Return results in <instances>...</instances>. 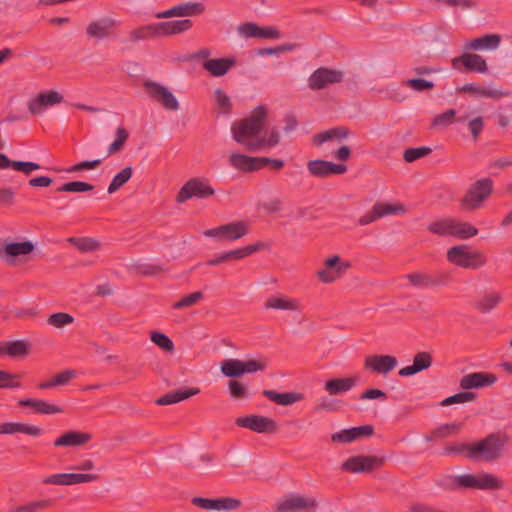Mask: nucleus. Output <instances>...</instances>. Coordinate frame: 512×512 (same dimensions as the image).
<instances>
[{
    "mask_svg": "<svg viewBox=\"0 0 512 512\" xmlns=\"http://www.w3.org/2000/svg\"><path fill=\"white\" fill-rule=\"evenodd\" d=\"M31 349V344L26 340L0 342V356L11 358L25 357Z\"/></svg>",
    "mask_w": 512,
    "mask_h": 512,
    "instance_id": "nucleus-31",
    "label": "nucleus"
},
{
    "mask_svg": "<svg viewBox=\"0 0 512 512\" xmlns=\"http://www.w3.org/2000/svg\"><path fill=\"white\" fill-rule=\"evenodd\" d=\"M143 88L145 93L164 109L169 111L179 110V102L168 87L158 82L148 80L143 83Z\"/></svg>",
    "mask_w": 512,
    "mask_h": 512,
    "instance_id": "nucleus-8",
    "label": "nucleus"
},
{
    "mask_svg": "<svg viewBox=\"0 0 512 512\" xmlns=\"http://www.w3.org/2000/svg\"><path fill=\"white\" fill-rule=\"evenodd\" d=\"M128 132L124 127H118L115 132V139L108 147V154L113 155L118 152L128 139Z\"/></svg>",
    "mask_w": 512,
    "mask_h": 512,
    "instance_id": "nucleus-53",
    "label": "nucleus"
},
{
    "mask_svg": "<svg viewBox=\"0 0 512 512\" xmlns=\"http://www.w3.org/2000/svg\"><path fill=\"white\" fill-rule=\"evenodd\" d=\"M357 383L358 378L356 376L335 378L327 381L324 389L329 395H338L350 391Z\"/></svg>",
    "mask_w": 512,
    "mask_h": 512,
    "instance_id": "nucleus-35",
    "label": "nucleus"
},
{
    "mask_svg": "<svg viewBox=\"0 0 512 512\" xmlns=\"http://www.w3.org/2000/svg\"><path fill=\"white\" fill-rule=\"evenodd\" d=\"M432 358L427 352L417 353L414 357L413 364L401 368L398 374L402 377L412 376L431 366Z\"/></svg>",
    "mask_w": 512,
    "mask_h": 512,
    "instance_id": "nucleus-37",
    "label": "nucleus"
},
{
    "mask_svg": "<svg viewBox=\"0 0 512 512\" xmlns=\"http://www.w3.org/2000/svg\"><path fill=\"white\" fill-rule=\"evenodd\" d=\"M506 438L491 434L485 439L472 445L459 444L448 449L449 453H464L474 460L493 461L502 454Z\"/></svg>",
    "mask_w": 512,
    "mask_h": 512,
    "instance_id": "nucleus-2",
    "label": "nucleus"
},
{
    "mask_svg": "<svg viewBox=\"0 0 512 512\" xmlns=\"http://www.w3.org/2000/svg\"><path fill=\"white\" fill-rule=\"evenodd\" d=\"M350 268V261L338 254H332L323 259L315 271V277L322 284H332L340 280Z\"/></svg>",
    "mask_w": 512,
    "mask_h": 512,
    "instance_id": "nucleus-3",
    "label": "nucleus"
},
{
    "mask_svg": "<svg viewBox=\"0 0 512 512\" xmlns=\"http://www.w3.org/2000/svg\"><path fill=\"white\" fill-rule=\"evenodd\" d=\"M383 459L370 456L359 455L348 458L342 464V469L351 473L369 472L381 466Z\"/></svg>",
    "mask_w": 512,
    "mask_h": 512,
    "instance_id": "nucleus-18",
    "label": "nucleus"
},
{
    "mask_svg": "<svg viewBox=\"0 0 512 512\" xmlns=\"http://www.w3.org/2000/svg\"><path fill=\"white\" fill-rule=\"evenodd\" d=\"M237 32L243 38H259V25L254 22H245L237 27Z\"/></svg>",
    "mask_w": 512,
    "mask_h": 512,
    "instance_id": "nucleus-59",
    "label": "nucleus"
},
{
    "mask_svg": "<svg viewBox=\"0 0 512 512\" xmlns=\"http://www.w3.org/2000/svg\"><path fill=\"white\" fill-rule=\"evenodd\" d=\"M191 28L192 21L189 19H182L156 23L155 30L158 37H166L184 33Z\"/></svg>",
    "mask_w": 512,
    "mask_h": 512,
    "instance_id": "nucleus-30",
    "label": "nucleus"
},
{
    "mask_svg": "<svg viewBox=\"0 0 512 512\" xmlns=\"http://www.w3.org/2000/svg\"><path fill=\"white\" fill-rule=\"evenodd\" d=\"M376 206L379 210L380 217L391 216V215H405L407 208L399 201L393 202H377Z\"/></svg>",
    "mask_w": 512,
    "mask_h": 512,
    "instance_id": "nucleus-41",
    "label": "nucleus"
},
{
    "mask_svg": "<svg viewBox=\"0 0 512 512\" xmlns=\"http://www.w3.org/2000/svg\"><path fill=\"white\" fill-rule=\"evenodd\" d=\"M101 159L86 160L80 163L74 164L69 168L65 169L66 173H76L83 170H92L101 164Z\"/></svg>",
    "mask_w": 512,
    "mask_h": 512,
    "instance_id": "nucleus-62",
    "label": "nucleus"
},
{
    "mask_svg": "<svg viewBox=\"0 0 512 512\" xmlns=\"http://www.w3.org/2000/svg\"><path fill=\"white\" fill-rule=\"evenodd\" d=\"M317 501L313 497L300 494H290L277 502L279 512H314Z\"/></svg>",
    "mask_w": 512,
    "mask_h": 512,
    "instance_id": "nucleus-12",
    "label": "nucleus"
},
{
    "mask_svg": "<svg viewBox=\"0 0 512 512\" xmlns=\"http://www.w3.org/2000/svg\"><path fill=\"white\" fill-rule=\"evenodd\" d=\"M431 153V148L429 147H415V148H408L404 151L403 157L406 162H414L420 158H423Z\"/></svg>",
    "mask_w": 512,
    "mask_h": 512,
    "instance_id": "nucleus-56",
    "label": "nucleus"
},
{
    "mask_svg": "<svg viewBox=\"0 0 512 512\" xmlns=\"http://www.w3.org/2000/svg\"><path fill=\"white\" fill-rule=\"evenodd\" d=\"M455 116L456 111L449 109L441 114L436 115L432 120V126L436 128L446 127L454 122Z\"/></svg>",
    "mask_w": 512,
    "mask_h": 512,
    "instance_id": "nucleus-58",
    "label": "nucleus"
},
{
    "mask_svg": "<svg viewBox=\"0 0 512 512\" xmlns=\"http://www.w3.org/2000/svg\"><path fill=\"white\" fill-rule=\"evenodd\" d=\"M48 324L55 328H63L74 322V317L68 313L58 312L49 316Z\"/></svg>",
    "mask_w": 512,
    "mask_h": 512,
    "instance_id": "nucleus-54",
    "label": "nucleus"
},
{
    "mask_svg": "<svg viewBox=\"0 0 512 512\" xmlns=\"http://www.w3.org/2000/svg\"><path fill=\"white\" fill-rule=\"evenodd\" d=\"M453 484L458 488H472L480 490L500 489L503 486L502 481L499 478L486 472L455 476Z\"/></svg>",
    "mask_w": 512,
    "mask_h": 512,
    "instance_id": "nucleus-7",
    "label": "nucleus"
},
{
    "mask_svg": "<svg viewBox=\"0 0 512 512\" xmlns=\"http://www.w3.org/2000/svg\"><path fill=\"white\" fill-rule=\"evenodd\" d=\"M133 175V168L127 166L118 172L111 180L108 186V193L113 194L118 191L123 185H125Z\"/></svg>",
    "mask_w": 512,
    "mask_h": 512,
    "instance_id": "nucleus-42",
    "label": "nucleus"
},
{
    "mask_svg": "<svg viewBox=\"0 0 512 512\" xmlns=\"http://www.w3.org/2000/svg\"><path fill=\"white\" fill-rule=\"evenodd\" d=\"M230 396L234 399L247 397V387L243 383L235 380L228 382Z\"/></svg>",
    "mask_w": 512,
    "mask_h": 512,
    "instance_id": "nucleus-63",
    "label": "nucleus"
},
{
    "mask_svg": "<svg viewBox=\"0 0 512 512\" xmlns=\"http://www.w3.org/2000/svg\"><path fill=\"white\" fill-rule=\"evenodd\" d=\"M454 69L460 70L461 66L466 70L484 74L488 71L486 59L475 53H463L461 56L452 59Z\"/></svg>",
    "mask_w": 512,
    "mask_h": 512,
    "instance_id": "nucleus-22",
    "label": "nucleus"
},
{
    "mask_svg": "<svg viewBox=\"0 0 512 512\" xmlns=\"http://www.w3.org/2000/svg\"><path fill=\"white\" fill-rule=\"evenodd\" d=\"M268 118V107L257 106L248 117L232 124L233 139L252 152L270 151L280 143V133L275 127L263 131Z\"/></svg>",
    "mask_w": 512,
    "mask_h": 512,
    "instance_id": "nucleus-1",
    "label": "nucleus"
},
{
    "mask_svg": "<svg viewBox=\"0 0 512 512\" xmlns=\"http://www.w3.org/2000/svg\"><path fill=\"white\" fill-rule=\"evenodd\" d=\"M398 365L396 357L392 355H370L364 360V368L372 373L387 375Z\"/></svg>",
    "mask_w": 512,
    "mask_h": 512,
    "instance_id": "nucleus-16",
    "label": "nucleus"
},
{
    "mask_svg": "<svg viewBox=\"0 0 512 512\" xmlns=\"http://www.w3.org/2000/svg\"><path fill=\"white\" fill-rule=\"evenodd\" d=\"M12 169L15 171H19L24 173L25 175H29L32 172L39 170L40 165L31 161H14L12 163Z\"/></svg>",
    "mask_w": 512,
    "mask_h": 512,
    "instance_id": "nucleus-64",
    "label": "nucleus"
},
{
    "mask_svg": "<svg viewBox=\"0 0 512 512\" xmlns=\"http://www.w3.org/2000/svg\"><path fill=\"white\" fill-rule=\"evenodd\" d=\"M43 429L39 426L25 422H3L0 423V435H13L17 433L26 434L32 437H38L43 434Z\"/></svg>",
    "mask_w": 512,
    "mask_h": 512,
    "instance_id": "nucleus-28",
    "label": "nucleus"
},
{
    "mask_svg": "<svg viewBox=\"0 0 512 512\" xmlns=\"http://www.w3.org/2000/svg\"><path fill=\"white\" fill-rule=\"evenodd\" d=\"M34 250V244L31 241L5 243L0 250V257L9 264L22 256L29 255Z\"/></svg>",
    "mask_w": 512,
    "mask_h": 512,
    "instance_id": "nucleus-24",
    "label": "nucleus"
},
{
    "mask_svg": "<svg viewBox=\"0 0 512 512\" xmlns=\"http://www.w3.org/2000/svg\"><path fill=\"white\" fill-rule=\"evenodd\" d=\"M462 90L484 98L498 99L504 96V93L500 89L494 87H484L475 83L466 84Z\"/></svg>",
    "mask_w": 512,
    "mask_h": 512,
    "instance_id": "nucleus-40",
    "label": "nucleus"
},
{
    "mask_svg": "<svg viewBox=\"0 0 512 512\" xmlns=\"http://www.w3.org/2000/svg\"><path fill=\"white\" fill-rule=\"evenodd\" d=\"M236 60L233 57L208 59L203 63V67L212 76L220 77L225 75L234 65Z\"/></svg>",
    "mask_w": 512,
    "mask_h": 512,
    "instance_id": "nucleus-34",
    "label": "nucleus"
},
{
    "mask_svg": "<svg viewBox=\"0 0 512 512\" xmlns=\"http://www.w3.org/2000/svg\"><path fill=\"white\" fill-rule=\"evenodd\" d=\"M204 298V295L201 291H196L186 296H183L178 301L173 304L174 309H184L188 307H192L200 302Z\"/></svg>",
    "mask_w": 512,
    "mask_h": 512,
    "instance_id": "nucleus-51",
    "label": "nucleus"
},
{
    "mask_svg": "<svg viewBox=\"0 0 512 512\" xmlns=\"http://www.w3.org/2000/svg\"><path fill=\"white\" fill-rule=\"evenodd\" d=\"M76 376L74 370H64L54 375L49 381L39 384V389H49L56 386L66 385L71 379Z\"/></svg>",
    "mask_w": 512,
    "mask_h": 512,
    "instance_id": "nucleus-43",
    "label": "nucleus"
},
{
    "mask_svg": "<svg viewBox=\"0 0 512 512\" xmlns=\"http://www.w3.org/2000/svg\"><path fill=\"white\" fill-rule=\"evenodd\" d=\"M344 78L342 71L337 69L318 68L308 79V86L312 90H320L329 85L340 83Z\"/></svg>",
    "mask_w": 512,
    "mask_h": 512,
    "instance_id": "nucleus-15",
    "label": "nucleus"
},
{
    "mask_svg": "<svg viewBox=\"0 0 512 512\" xmlns=\"http://www.w3.org/2000/svg\"><path fill=\"white\" fill-rule=\"evenodd\" d=\"M150 340L164 351H172L174 349L173 341L162 332L152 331L150 333Z\"/></svg>",
    "mask_w": 512,
    "mask_h": 512,
    "instance_id": "nucleus-52",
    "label": "nucleus"
},
{
    "mask_svg": "<svg viewBox=\"0 0 512 512\" xmlns=\"http://www.w3.org/2000/svg\"><path fill=\"white\" fill-rule=\"evenodd\" d=\"M453 237L469 239L478 234V229L469 222H461L454 219Z\"/></svg>",
    "mask_w": 512,
    "mask_h": 512,
    "instance_id": "nucleus-45",
    "label": "nucleus"
},
{
    "mask_svg": "<svg viewBox=\"0 0 512 512\" xmlns=\"http://www.w3.org/2000/svg\"><path fill=\"white\" fill-rule=\"evenodd\" d=\"M199 393V388L177 389L161 396L155 401V403L157 405H171L186 400L189 397L197 395Z\"/></svg>",
    "mask_w": 512,
    "mask_h": 512,
    "instance_id": "nucleus-38",
    "label": "nucleus"
},
{
    "mask_svg": "<svg viewBox=\"0 0 512 512\" xmlns=\"http://www.w3.org/2000/svg\"><path fill=\"white\" fill-rule=\"evenodd\" d=\"M20 375L0 370V389H20Z\"/></svg>",
    "mask_w": 512,
    "mask_h": 512,
    "instance_id": "nucleus-49",
    "label": "nucleus"
},
{
    "mask_svg": "<svg viewBox=\"0 0 512 512\" xmlns=\"http://www.w3.org/2000/svg\"><path fill=\"white\" fill-rule=\"evenodd\" d=\"M267 367V361L263 357L240 360L236 358L226 359L220 363L221 373L226 377H240L246 373L263 371Z\"/></svg>",
    "mask_w": 512,
    "mask_h": 512,
    "instance_id": "nucleus-5",
    "label": "nucleus"
},
{
    "mask_svg": "<svg viewBox=\"0 0 512 512\" xmlns=\"http://www.w3.org/2000/svg\"><path fill=\"white\" fill-rule=\"evenodd\" d=\"M117 21L111 17H100L90 21L86 26L88 39L94 42L112 39L116 36Z\"/></svg>",
    "mask_w": 512,
    "mask_h": 512,
    "instance_id": "nucleus-10",
    "label": "nucleus"
},
{
    "mask_svg": "<svg viewBox=\"0 0 512 512\" xmlns=\"http://www.w3.org/2000/svg\"><path fill=\"white\" fill-rule=\"evenodd\" d=\"M263 395L270 401L282 406L293 405L305 398L304 394L295 391L280 393L275 390H264Z\"/></svg>",
    "mask_w": 512,
    "mask_h": 512,
    "instance_id": "nucleus-36",
    "label": "nucleus"
},
{
    "mask_svg": "<svg viewBox=\"0 0 512 512\" xmlns=\"http://www.w3.org/2000/svg\"><path fill=\"white\" fill-rule=\"evenodd\" d=\"M475 399V394L469 391L460 392L445 398L442 402V406L458 404V403H467L471 402Z\"/></svg>",
    "mask_w": 512,
    "mask_h": 512,
    "instance_id": "nucleus-57",
    "label": "nucleus"
},
{
    "mask_svg": "<svg viewBox=\"0 0 512 512\" xmlns=\"http://www.w3.org/2000/svg\"><path fill=\"white\" fill-rule=\"evenodd\" d=\"M262 246V243H255L241 248H237L235 250H230L225 253L228 261L241 260L259 251L262 248Z\"/></svg>",
    "mask_w": 512,
    "mask_h": 512,
    "instance_id": "nucleus-46",
    "label": "nucleus"
},
{
    "mask_svg": "<svg viewBox=\"0 0 512 512\" xmlns=\"http://www.w3.org/2000/svg\"><path fill=\"white\" fill-rule=\"evenodd\" d=\"M454 219H444L433 222L429 225V231L441 236H452L454 229Z\"/></svg>",
    "mask_w": 512,
    "mask_h": 512,
    "instance_id": "nucleus-48",
    "label": "nucleus"
},
{
    "mask_svg": "<svg viewBox=\"0 0 512 512\" xmlns=\"http://www.w3.org/2000/svg\"><path fill=\"white\" fill-rule=\"evenodd\" d=\"M62 101L63 96L59 92L55 90L44 91L29 101L28 110L32 114L40 115L44 113L47 108L57 105Z\"/></svg>",
    "mask_w": 512,
    "mask_h": 512,
    "instance_id": "nucleus-19",
    "label": "nucleus"
},
{
    "mask_svg": "<svg viewBox=\"0 0 512 512\" xmlns=\"http://www.w3.org/2000/svg\"><path fill=\"white\" fill-rule=\"evenodd\" d=\"M504 297L505 294L502 291L492 290L486 292L477 302V308L482 313H489L503 302Z\"/></svg>",
    "mask_w": 512,
    "mask_h": 512,
    "instance_id": "nucleus-39",
    "label": "nucleus"
},
{
    "mask_svg": "<svg viewBox=\"0 0 512 512\" xmlns=\"http://www.w3.org/2000/svg\"><path fill=\"white\" fill-rule=\"evenodd\" d=\"M402 85H405L407 87H410L411 89L422 92L425 90H429L434 87V83L432 81H428L421 78L416 79H408L402 83Z\"/></svg>",
    "mask_w": 512,
    "mask_h": 512,
    "instance_id": "nucleus-60",
    "label": "nucleus"
},
{
    "mask_svg": "<svg viewBox=\"0 0 512 512\" xmlns=\"http://www.w3.org/2000/svg\"><path fill=\"white\" fill-rule=\"evenodd\" d=\"M155 27L156 23L135 28L130 32L129 37L132 41H140L150 37H158Z\"/></svg>",
    "mask_w": 512,
    "mask_h": 512,
    "instance_id": "nucleus-50",
    "label": "nucleus"
},
{
    "mask_svg": "<svg viewBox=\"0 0 512 512\" xmlns=\"http://www.w3.org/2000/svg\"><path fill=\"white\" fill-rule=\"evenodd\" d=\"M500 42L498 34H486L467 41L463 48L465 51H494L499 48Z\"/></svg>",
    "mask_w": 512,
    "mask_h": 512,
    "instance_id": "nucleus-27",
    "label": "nucleus"
},
{
    "mask_svg": "<svg viewBox=\"0 0 512 512\" xmlns=\"http://www.w3.org/2000/svg\"><path fill=\"white\" fill-rule=\"evenodd\" d=\"M236 425L254 431L256 433H275L278 430L277 422L263 415H247L238 417Z\"/></svg>",
    "mask_w": 512,
    "mask_h": 512,
    "instance_id": "nucleus-14",
    "label": "nucleus"
},
{
    "mask_svg": "<svg viewBox=\"0 0 512 512\" xmlns=\"http://www.w3.org/2000/svg\"><path fill=\"white\" fill-rule=\"evenodd\" d=\"M67 241L73 244L80 252H92L100 248V243L90 237H70Z\"/></svg>",
    "mask_w": 512,
    "mask_h": 512,
    "instance_id": "nucleus-44",
    "label": "nucleus"
},
{
    "mask_svg": "<svg viewBox=\"0 0 512 512\" xmlns=\"http://www.w3.org/2000/svg\"><path fill=\"white\" fill-rule=\"evenodd\" d=\"M265 309L300 312L302 303L299 298L290 297L284 294H275L267 298L264 303Z\"/></svg>",
    "mask_w": 512,
    "mask_h": 512,
    "instance_id": "nucleus-26",
    "label": "nucleus"
},
{
    "mask_svg": "<svg viewBox=\"0 0 512 512\" xmlns=\"http://www.w3.org/2000/svg\"><path fill=\"white\" fill-rule=\"evenodd\" d=\"M373 431L374 429L371 425L352 427L332 434L331 439L336 443H350L359 438L372 435Z\"/></svg>",
    "mask_w": 512,
    "mask_h": 512,
    "instance_id": "nucleus-29",
    "label": "nucleus"
},
{
    "mask_svg": "<svg viewBox=\"0 0 512 512\" xmlns=\"http://www.w3.org/2000/svg\"><path fill=\"white\" fill-rule=\"evenodd\" d=\"M307 170L312 176L322 178L329 175L344 174L347 171V166L344 164L316 159L307 163Z\"/></svg>",
    "mask_w": 512,
    "mask_h": 512,
    "instance_id": "nucleus-23",
    "label": "nucleus"
},
{
    "mask_svg": "<svg viewBox=\"0 0 512 512\" xmlns=\"http://www.w3.org/2000/svg\"><path fill=\"white\" fill-rule=\"evenodd\" d=\"M52 503L51 499L34 500L12 508L9 512H37L50 507Z\"/></svg>",
    "mask_w": 512,
    "mask_h": 512,
    "instance_id": "nucleus-47",
    "label": "nucleus"
},
{
    "mask_svg": "<svg viewBox=\"0 0 512 512\" xmlns=\"http://www.w3.org/2000/svg\"><path fill=\"white\" fill-rule=\"evenodd\" d=\"M91 439V434L80 431H68L59 436L55 441L56 447H79L85 445Z\"/></svg>",
    "mask_w": 512,
    "mask_h": 512,
    "instance_id": "nucleus-32",
    "label": "nucleus"
},
{
    "mask_svg": "<svg viewBox=\"0 0 512 512\" xmlns=\"http://www.w3.org/2000/svg\"><path fill=\"white\" fill-rule=\"evenodd\" d=\"M250 225L247 221H235L223 224L202 232L203 236L222 242L239 240L249 233Z\"/></svg>",
    "mask_w": 512,
    "mask_h": 512,
    "instance_id": "nucleus-6",
    "label": "nucleus"
},
{
    "mask_svg": "<svg viewBox=\"0 0 512 512\" xmlns=\"http://www.w3.org/2000/svg\"><path fill=\"white\" fill-rule=\"evenodd\" d=\"M350 135V131L344 127H334L316 134L313 137V143L320 146L327 142L335 144L341 143Z\"/></svg>",
    "mask_w": 512,
    "mask_h": 512,
    "instance_id": "nucleus-33",
    "label": "nucleus"
},
{
    "mask_svg": "<svg viewBox=\"0 0 512 512\" xmlns=\"http://www.w3.org/2000/svg\"><path fill=\"white\" fill-rule=\"evenodd\" d=\"M191 501L195 506L208 511H232L237 509L241 504L238 499L230 497L215 499L194 497Z\"/></svg>",
    "mask_w": 512,
    "mask_h": 512,
    "instance_id": "nucleus-17",
    "label": "nucleus"
},
{
    "mask_svg": "<svg viewBox=\"0 0 512 512\" xmlns=\"http://www.w3.org/2000/svg\"><path fill=\"white\" fill-rule=\"evenodd\" d=\"M215 190L206 178H193L187 181L177 195V201L182 203L186 200L196 198H207L212 196Z\"/></svg>",
    "mask_w": 512,
    "mask_h": 512,
    "instance_id": "nucleus-13",
    "label": "nucleus"
},
{
    "mask_svg": "<svg viewBox=\"0 0 512 512\" xmlns=\"http://www.w3.org/2000/svg\"><path fill=\"white\" fill-rule=\"evenodd\" d=\"M205 11V5L200 2H185L171 7L165 11L158 12L155 16L158 19L172 17H189L200 15Z\"/></svg>",
    "mask_w": 512,
    "mask_h": 512,
    "instance_id": "nucleus-20",
    "label": "nucleus"
},
{
    "mask_svg": "<svg viewBox=\"0 0 512 512\" xmlns=\"http://www.w3.org/2000/svg\"><path fill=\"white\" fill-rule=\"evenodd\" d=\"M94 186L83 181H73L68 182L62 185L58 191L62 192H74V193H81V192H91L93 191Z\"/></svg>",
    "mask_w": 512,
    "mask_h": 512,
    "instance_id": "nucleus-55",
    "label": "nucleus"
},
{
    "mask_svg": "<svg viewBox=\"0 0 512 512\" xmlns=\"http://www.w3.org/2000/svg\"><path fill=\"white\" fill-rule=\"evenodd\" d=\"M447 260L453 265L463 269H478L487 262L486 256L470 248L468 245H456L447 251Z\"/></svg>",
    "mask_w": 512,
    "mask_h": 512,
    "instance_id": "nucleus-4",
    "label": "nucleus"
},
{
    "mask_svg": "<svg viewBox=\"0 0 512 512\" xmlns=\"http://www.w3.org/2000/svg\"><path fill=\"white\" fill-rule=\"evenodd\" d=\"M229 164L234 169L248 173L262 169L265 166L264 157H252L241 153H232L229 156Z\"/></svg>",
    "mask_w": 512,
    "mask_h": 512,
    "instance_id": "nucleus-21",
    "label": "nucleus"
},
{
    "mask_svg": "<svg viewBox=\"0 0 512 512\" xmlns=\"http://www.w3.org/2000/svg\"><path fill=\"white\" fill-rule=\"evenodd\" d=\"M99 479L98 473H55L42 479L44 485L73 486L84 483H92Z\"/></svg>",
    "mask_w": 512,
    "mask_h": 512,
    "instance_id": "nucleus-11",
    "label": "nucleus"
},
{
    "mask_svg": "<svg viewBox=\"0 0 512 512\" xmlns=\"http://www.w3.org/2000/svg\"><path fill=\"white\" fill-rule=\"evenodd\" d=\"M497 380V376L489 372H472L464 375L459 385L463 390H470L492 386Z\"/></svg>",
    "mask_w": 512,
    "mask_h": 512,
    "instance_id": "nucleus-25",
    "label": "nucleus"
},
{
    "mask_svg": "<svg viewBox=\"0 0 512 512\" xmlns=\"http://www.w3.org/2000/svg\"><path fill=\"white\" fill-rule=\"evenodd\" d=\"M492 192V181L489 179H482L475 182L467 190L466 194L461 200L462 208L465 210H475L482 206L483 202L489 197Z\"/></svg>",
    "mask_w": 512,
    "mask_h": 512,
    "instance_id": "nucleus-9",
    "label": "nucleus"
},
{
    "mask_svg": "<svg viewBox=\"0 0 512 512\" xmlns=\"http://www.w3.org/2000/svg\"><path fill=\"white\" fill-rule=\"evenodd\" d=\"M64 412V408L56 403H50L43 399H40L38 414L42 415H53Z\"/></svg>",
    "mask_w": 512,
    "mask_h": 512,
    "instance_id": "nucleus-61",
    "label": "nucleus"
}]
</instances>
